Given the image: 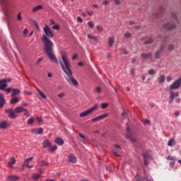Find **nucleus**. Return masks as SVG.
<instances>
[{"mask_svg":"<svg viewBox=\"0 0 181 181\" xmlns=\"http://www.w3.org/2000/svg\"><path fill=\"white\" fill-rule=\"evenodd\" d=\"M144 43V45H152V43H153V38L150 37L147 40H146Z\"/></svg>","mask_w":181,"mask_h":181,"instance_id":"c756f323","label":"nucleus"},{"mask_svg":"<svg viewBox=\"0 0 181 181\" xmlns=\"http://www.w3.org/2000/svg\"><path fill=\"white\" fill-rule=\"evenodd\" d=\"M126 138L127 139H129L131 142H136V140L134 138V135H132V132H131V129H129V127H127Z\"/></svg>","mask_w":181,"mask_h":181,"instance_id":"0eeeda50","label":"nucleus"},{"mask_svg":"<svg viewBox=\"0 0 181 181\" xmlns=\"http://www.w3.org/2000/svg\"><path fill=\"white\" fill-rule=\"evenodd\" d=\"M31 132H33V134H37V128L32 129Z\"/></svg>","mask_w":181,"mask_h":181,"instance_id":"13d9d810","label":"nucleus"},{"mask_svg":"<svg viewBox=\"0 0 181 181\" xmlns=\"http://www.w3.org/2000/svg\"><path fill=\"white\" fill-rule=\"evenodd\" d=\"M163 28L164 29H167V30H172V29H175V28H176V25L170 23H167L163 25Z\"/></svg>","mask_w":181,"mask_h":181,"instance_id":"ddd939ff","label":"nucleus"},{"mask_svg":"<svg viewBox=\"0 0 181 181\" xmlns=\"http://www.w3.org/2000/svg\"><path fill=\"white\" fill-rule=\"evenodd\" d=\"M28 33V28L24 29V30L23 31V35H24V36H26Z\"/></svg>","mask_w":181,"mask_h":181,"instance_id":"4d7b16f0","label":"nucleus"},{"mask_svg":"<svg viewBox=\"0 0 181 181\" xmlns=\"http://www.w3.org/2000/svg\"><path fill=\"white\" fill-rule=\"evenodd\" d=\"M37 93L39 94V95L40 97H42V98H43L44 100H46L47 97L45 93H43V92L42 90H40V89L37 88Z\"/></svg>","mask_w":181,"mask_h":181,"instance_id":"a878e982","label":"nucleus"},{"mask_svg":"<svg viewBox=\"0 0 181 181\" xmlns=\"http://www.w3.org/2000/svg\"><path fill=\"white\" fill-rule=\"evenodd\" d=\"M12 90H13V88L12 87L4 88V90L6 91V93H11V91L12 92Z\"/></svg>","mask_w":181,"mask_h":181,"instance_id":"de8ad7c7","label":"nucleus"},{"mask_svg":"<svg viewBox=\"0 0 181 181\" xmlns=\"http://www.w3.org/2000/svg\"><path fill=\"white\" fill-rule=\"evenodd\" d=\"M5 112H6V114H8L9 118H13V119H15V118L18 117L15 110H13V108L6 109Z\"/></svg>","mask_w":181,"mask_h":181,"instance_id":"1a4fd4ad","label":"nucleus"},{"mask_svg":"<svg viewBox=\"0 0 181 181\" xmlns=\"http://www.w3.org/2000/svg\"><path fill=\"white\" fill-rule=\"evenodd\" d=\"M40 9H43V6L42 5H38L33 8V13L37 12V11H40Z\"/></svg>","mask_w":181,"mask_h":181,"instance_id":"b1692460","label":"nucleus"},{"mask_svg":"<svg viewBox=\"0 0 181 181\" xmlns=\"http://www.w3.org/2000/svg\"><path fill=\"white\" fill-rule=\"evenodd\" d=\"M15 112H16L17 114H21V112H23L24 111H26L25 108H23L22 107H17L15 110H14Z\"/></svg>","mask_w":181,"mask_h":181,"instance_id":"5701e85b","label":"nucleus"},{"mask_svg":"<svg viewBox=\"0 0 181 181\" xmlns=\"http://www.w3.org/2000/svg\"><path fill=\"white\" fill-rule=\"evenodd\" d=\"M88 25L89 28H90V29L94 28V23H93V21L88 22Z\"/></svg>","mask_w":181,"mask_h":181,"instance_id":"c03bdc74","label":"nucleus"},{"mask_svg":"<svg viewBox=\"0 0 181 181\" xmlns=\"http://www.w3.org/2000/svg\"><path fill=\"white\" fill-rule=\"evenodd\" d=\"M144 124L145 125H151V121H149V119H144Z\"/></svg>","mask_w":181,"mask_h":181,"instance_id":"49530a36","label":"nucleus"},{"mask_svg":"<svg viewBox=\"0 0 181 181\" xmlns=\"http://www.w3.org/2000/svg\"><path fill=\"white\" fill-rule=\"evenodd\" d=\"M44 33L45 35H42V40L45 46H53V42L49 40L47 37H53V33H52V30H50V28H49V26L47 25H45L43 28Z\"/></svg>","mask_w":181,"mask_h":181,"instance_id":"f03ea898","label":"nucleus"},{"mask_svg":"<svg viewBox=\"0 0 181 181\" xmlns=\"http://www.w3.org/2000/svg\"><path fill=\"white\" fill-rule=\"evenodd\" d=\"M165 50V47H160L157 51H156L154 56L156 59L160 57V54Z\"/></svg>","mask_w":181,"mask_h":181,"instance_id":"4468645a","label":"nucleus"},{"mask_svg":"<svg viewBox=\"0 0 181 181\" xmlns=\"http://www.w3.org/2000/svg\"><path fill=\"white\" fill-rule=\"evenodd\" d=\"M87 36H88V39H92L95 42H98V38L97 37L90 34H88Z\"/></svg>","mask_w":181,"mask_h":181,"instance_id":"c85d7f7f","label":"nucleus"},{"mask_svg":"<svg viewBox=\"0 0 181 181\" xmlns=\"http://www.w3.org/2000/svg\"><path fill=\"white\" fill-rule=\"evenodd\" d=\"M175 145V140L173 139H170L168 142V146H174Z\"/></svg>","mask_w":181,"mask_h":181,"instance_id":"72a5a7b5","label":"nucleus"},{"mask_svg":"<svg viewBox=\"0 0 181 181\" xmlns=\"http://www.w3.org/2000/svg\"><path fill=\"white\" fill-rule=\"evenodd\" d=\"M165 77L164 75L160 76V77L158 78V83L160 84H162V83H163V81H165Z\"/></svg>","mask_w":181,"mask_h":181,"instance_id":"473e14b6","label":"nucleus"},{"mask_svg":"<svg viewBox=\"0 0 181 181\" xmlns=\"http://www.w3.org/2000/svg\"><path fill=\"white\" fill-rule=\"evenodd\" d=\"M95 93H101V88L100 86H98L95 88Z\"/></svg>","mask_w":181,"mask_h":181,"instance_id":"3c124183","label":"nucleus"},{"mask_svg":"<svg viewBox=\"0 0 181 181\" xmlns=\"http://www.w3.org/2000/svg\"><path fill=\"white\" fill-rule=\"evenodd\" d=\"M107 107H108V105L107 103L101 104V108H103V110H105V108H107Z\"/></svg>","mask_w":181,"mask_h":181,"instance_id":"09e8293b","label":"nucleus"},{"mask_svg":"<svg viewBox=\"0 0 181 181\" xmlns=\"http://www.w3.org/2000/svg\"><path fill=\"white\" fill-rule=\"evenodd\" d=\"M115 5H119L121 4V0H113Z\"/></svg>","mask_w":181,"mask_h":181,"instance_id":"864d4df0","label":"nucleus"},{"mask_svg":"<svg viewBox=\"0 0 181 181\" xmlns=\"http://www.w3.org/2000/svg\"><path fill=\"white\" fill-rule=\"evenodd\" d=\"M51 146H52V144H50V140L45 139L43 141V142H42L43 148H48V151H49V149H50Z\"/></svg>","mask_w":181,"mask_h":181,"instance_id":"2eb2a0df","label":"nucleus"},{"mask_svg":"<svg viewBox=\"0 0 181 181\" xmlns=\"http://www.w3.org/2000/svg\"><path fill=\"white\" fill-rule=\"evenodd\" d=\"M33 122H35V118H33V117H30V118L27 121L28 125H32V124H33Z\"/></svg>","mask_w":181,"mask_h":181,"instance_id":"f704fd0d","label":"nucleus"},{"mask_svg":"<svg viewBox=\"0 0 181 181\" xmlns=\"http://www.w3.org/2000/svg\"><path fill=\"white\" fill-rule=\"evenodd\" d=\"M64 95H66V93H61L57 95V97H59V98H63V97H64Z\"/></svg>","mask_w":181,"mask_h":181,"instance_id":"603ef678","label":"nucleus"},{"mask_svg":"<svg viewBox=\"0 0 181 181\" xmlns=\"http://www.w3.org/2000/svg\"><path fill=\"white\" fill-rule=\"evenodd\" d=\"M173 49H175L173 46H170L168 47V52H172V50H173Z\"/></svg>","mask_w":181,"mask_h":181,"instance_id":"680f3d73","label":"nucleus"},{"mask_svg":"<svg viewBox=\"0 0 181 181\" xmlns=\"http://www.w3.org/2000/svg\"><path fill=\"white\" fill-rule=\"evenodd\" d=\"M171 16L175 19V22L177 23H179V20H177V17L176 16V14L175 13H171Z\"/></svg>","mask_w":181,"mask_h":181,"instance_id":"a19ab883","label":"nucleus"},{"mask_svg":"<svg viewBox=\"0 0 181 181\" xmlns=\"http://www.w3.org/2000/svg\"><path fill=\"white\" fill-rule=\"evenodd\" d=\"M56 149H57V146L54 145L52 147V146H50L49 148V152H54V151H56Z\"/></svg>","mask_w":181,"mask_h":181,"instance_id":"c9c22d12","label":"nucleus"},{"mask_svg":"<svg viewBox=\"0 0 181 181\" xmlns=\"http://www.w3.org/2000/svg\"><path fill=\"white\" fill-rule=\"evenodd\" d=\"M9 81H11V78H9L0 79V90H5L8 87L7 83H9Z\"/></svg>","mask_w":181,"mask_h":181,"instance_id":"423d86ee","label":"nucleus"},{"mask_svg":"<svg viewBox=\"0 0 181 181\" xmlns=\"http://www.w3.org/2000/svg\"><path fill=\"white\" fill-rule=\"evenodd\" d=\"M148 73L149 76H152L153 74H155V70L154 69H149L148 71Z\"/></svg>","mask_w":181,"mask_h":181,"instance_id":"a18cd8bd","label":"nucleus"},{"mask_svg":"<svg viewBox=\"0 0 181 181\" xmlns=\"http://www.w3.org/2000/svg\"><path fill=\"white\" fill-rule=\"evenodd\" d=\"M21 94V90L18 88H13L11 91V97H15V95H19Z\"/></svg>","mask_w":181,"mask_h":181,"instance_id":"6ab92c4d","label":"nucleus"},{"mask_svg":"<svg viewBox=\"0 0 181 181\" xmlns=\"http://www.w3.org/2000/svg\"><path fill=\"white\" fill-rule=\"evenodd\" d=\"M166 159H167L168 160H174V159H173V157H172V156H167V157H166Z\"/></svg>","mask_w":181,"mask_h":181,"instance_id":"e2e57ef3","label":"nucleus"},{"mask_svg":"<svg viewBox=\"0 0 181 181\" xmlns=\"http://www.w3.org/2000/svg\"><path fill=\"white\" fill-rule=\"evenodd\" d=\"M49 163L45 160H41L40 163V166H47Z\"/></svg>","mask_w":181,"mask_h":181,"instance_id":"e433bc0d","label":"nucleus"},{"mask_svg":"<svg viewBox=\"0 0 181 181\" xmlns=\"http://www.w3.org/2000/svg\"><path fill=\"white\" fill-rule=\"evenodd\" d=\"M40 176H42V173H33L32 175V179H33V180H37L40 177Z\"/></svg>","mask_w":181,"mask_h":181,"instance_id":"393cba45","label":"nucleus"},{"mask_svg":"<svg viewBox=\"0 0 181 181\" xmlns=\"http://www.w3.org/2000/svg\"><path fill=\"white\" fill-rule=\"evenodd\" d=\"M173 100H175L173 95H170V98L168 100L169 104H172V103L173 102Z\"/></svg>","mask_w":181,"mask_h":181,"instance_id":"37998d69","label":"nucleus"},{"mask_svg":"<svg viewBox=\"0 0 181 181\" xmlns=\"http://www.w3.org/2000/svg\"><path fill=\"white\" fill-rule=\"evenodd\" d=\"M24 112H25V117H30V114H29V112H28V110L25 109V110H24Z\"/></svg>","mask_w":181,"mask_h":181,"instance_id":"6e6d98bb","label":"nucleus"},{"mask_svg":"<svg viewBox=\"0 0 181 181\" xmlns=\"http://www.w3.org/2000/svg\"><path fill=\"white\" fill-rule=\"evenodd\" d=\"M114 42H115V38L114 37H110L108 39V43L110 46H112V45H114Z\"/></svg>","mask_w":181,"mask_h":181,"instance_id":"7c9ffc66","label":"nucleus"},{"mask_svg":"<svg viewBox=\"0 0 181 181\" xmlns=\"http://www.w3.org/2000/svg\"><path fill=\"white\" fill-rule=\"evenodd\" d=\"M170 95L175 98V97H179V92L174 93L173 91L170 90Z\"/></svg>","mask_w":181,"mask_h":181,"instance_id":"58836bf2","label":"nucleus"},{"mask_svg":"<svg viewBox=\"0 0 181 181\" xmlns=\"http://www.w3.org/2000/svg\"><path fill=\"white\" fill-rule=\"evenodd\" d=\"M62 60L60 62L61 67L63 71L65 73L66 76L65 77V80H66L67 83H69L70 86H78V82L74 77H73V72L70 69V62H69V59L66 55L62 56Z\"/></svg>","mask_w":181,"mask_h":181,"instance_id":"f257e3e1","label":"nucleus"},{"mask_svg":"<svg viewBox=\"0 0 181 181\" xmlns=\"http://www.w3.org/2000/svg\"><path fill=\"white\" fill-rule=\"evenodd\" d=\"M124 37L126 39H131V37H132V34L131 33H124Z\"/></svg>","mask_w":181,"mask_h":181,"instance_id":"2f4dec72","label":"nucleus"},{"mask_svg":"<svg viewBox=\"0 0 181 181\" xmlns=\"http://www.w3.org/2000/svg\"><path fill=\"white\" fill-rule=\"evenodd\" d=\"M44 50L51 62H54L56 64H59V61H57V58L54 55V51H53V47L45 46Z\"/></svg>","mask_w":181,"mask_h":181,"instance_id":"7ed1b4c3","label":"nucleus"},{"mask_svg":"<svg viewBox=\"0 0 181 181\" xmlns=\"http://www.w3.org/2000/svg\"><path fill=\"white\" fill-rule=\"evenodd\" d=\"M54 142L59 146H62V145H64V141L62 138L58 137V138L55 139Z\"/></svg>","mask_w":181,"mask_h":181,"instance_id":"a211bd4d","label":"nucleus"},{"mask_svg":"<svg viewBox=\"0 0 181 181\" xmlns=\"http://www.w3.org/2000/svg\"><path fill=\"white\" fill-rule=\"evenodd\" d=\"M68 160L71 163H76L77 162V158L75 157L74 155L70 154L68 156Z\"/></svg>","mask_w":181,"mask_h":181,"instance_id":"dca6fc26","label":"nucleus"},{"mask_svg":"<svg viewBox=\"0 0 181 181\" xmlns=\"http://www.w3.org/2000/svg\"><path fill=\"white\" fill-rule=\"evenodd\" d=\"M15 163H16V159H15L14 157H12L8 162L7 166L8 168H13L12 165H15Z\"/></svg>","mask_w":181,"mask_h":181,"instance_id":"aec40b11","label":"nucleus"},{"mask_svg":"<svg viewBox=\"0 0 181 181\" xmlns=\"http://www.w3.org/2000/svg\"><path fill=\"white\" fill-rule=\"evenodd\" d=\"M96 29L97 30H98V32H100V33H101V32H103V30H104V28H103V26L98 25L96 26Z\"/></svg>","mask_w":181,"mask_h":181,"instance_id":"ea45409f","label":"nucleus"},{"mask_svg":"<svg viewBox=\"0 0 181 181\" xmlns=\"http://www.w3.org/2000/svg\"><path fill=\"white\" fill-rule=\"evenodd\" d=\"M181 85V77H180L177 80L175 81L170 86V88L171 90H177Z\"/></svg>","mask_w":181,"mask_h":181,"instance_id":"6e6552de","label":"nucleus"},{"mask_svg":"<svg viewBox=\"0 0 181 181\" xmlns=\"http://www.w3.org/2000/svg\"><path fill=\"white\" fill-rule=\"evenodd\" d=\"M7 180H10V181H16V180H19V177L16 176V175H8L7 177Z\"/></svg>","mask_w":181,"mask_h":181,"instance_id":"4be33fe9","label":"nucleus"},{"mask_svg":"<svg viewBox=\"0 0 181 181\" xmlns=\"http://www.w3.org/2000/svg\"><path fill=\"white\" fill-rule=\"evenodd\" d=\"M173 165H175V160H172L170 163V168H173Z\"/></svg>","mask_w":181,"mask_h":181,"instance_id":"bf43d9fd","label":"nucleus"},{"mask_svg":"<svg viewBox=\"0 0 181 181\" xmlns=\"http://www.w3.org/2000/svg\"><path fill=\"white\" fill-rule=\"evenodd\" d=\"M34 158L33 157H30L28 158H26L23 164V168H26L28 166H29V162H30V160H33Z\"/></svg>","mask_w":181,"mask_h":181,"instance_id":"412c9836","label":"nucleus"},{"mask_svg":"<svg viewBox=\"0 0 181 181\" xmlns=\"http://www.w3.org/2000/svg\"><path fill=\"white\" fill-rule=\"evenodd\" d=\"M151 56H152L151 53L141 54V59H149Z\"/></svg>","mask_w":181,"mask_h":181,"instance_id":"cd10ccee","label":"nucleus"},{"mask_svg":"<svg viewBox=\"0 0 181 181\" xmlns=\"http://www.w3.org/2000/svg\"><path fill=\"white\" fill-rule=\"evenodd\" d=\"M143 158L145 166H148V165H149V160L152 159V156H151L148 153H144Z\"/></svg>","mask_w":181,"mask_h":181,"instance_id":"9d476101","label":"nucleus"},{"mask_svg":"<svg viewBox=\"0 0 181 181\" xmlns=\"http://www.w3.org/2000/svg\"><path fill=\"white\" fill-rule=\"evenodd\" d=\"M9 127V124L6 121L0 122V129H6Z\"/></svg>","mask_w":181,"mask_h":181,"instance_id":"f3484780","label":"nucleus"},{"mask_svg":"<svg viewBox=\"0 0 181 181\" xmlns=\"http://www.w3.org/2000/svg\"><path fill=\"white\" fill-rule=\"evenodd\" d=\"M134 181H151L147 177H141V175L136 174L134 178Z\"/></svg>","mask_w":181,"mask_h":181,"instance_id":"9b49d317","label":"nucleus"},{"mask_svg":"<svg viewBox=\"0 0 181 181\" xmlns=\"http://www.w3.org/2000/svg\"><path fill=\"white\" fill-rule=\"evenodd\" d=\"M36 119H37V122H39V124H42V122H43V119H42L40 117H36Z\"/></svg>","mask_w":181,"mask_h":181,"instance_id":"8fccbe9b","label":"nucleus"},{"mask_svg":"<svg viewBox=\"0 0 181 181\" xmlns=\"http://www.w3.org/2000/svg\"><path fill=\"white\" fill-rule=\"evenodd\" d=\"M98 107V105H95L92 107L89 108L88 110L81 112L79 115V117H81V118H84V117H88V115H90V114H91V112H94V111H95V110H97Z\"/></svg>","mask_w":181,"mask_h":181,"instance_id":"39448f33","label":"nucleus"},{"mask_svg":"<svg viewBox=\"0 0 181 181\" xmlns=\"http://www.w3.org/2000/svg\"><path fill=\"white\" fill-rule=\"evenodd\" d=\"M17 19L18 21H22V16H21V13H18V14L17 16Z\"/></svg>","mask_w":181,"mask_h":181,"instance_id":"052dcab7","label":"nucleus"},{"mask_svg":"<svg viewBox=\"0 0 181 181\" xmlns=\"http://www.w3.org/2000/svg\"><path fill=\"white\" fill-rule=\"evenodd\" d=\"M1 6L3 8L5 15H9V11H11V6H12V3L10 0H0Z\"/></svg>","mask_w":181,"mask_h":181,"instance_id":"20e7f679","label":"nucleus"},{"mask_svg":"<svg viewBox=\"0 0 181 181\" xmlns=\"http://www.w3.org/2000/svg\"><path fill=\"white\" fill-rule=\"evenodd\" d=\"M42 134H43V128L42 127L37 128V134L40 135Z\"/></svg>","mask_w":181,"mask_h":181,"instance_id":"4c0bfd02","label":"nucleus"},{"mask_svg":"<svg viewBox=\"0 0 181 181\" xmlns=\"http://www.w3.org/2000/svg\"><path fill=\"white\" fill-rule=\"evenodd\" d=\"M5 105V99H0V108Z\"/></svg>","mask_w":181,"mask_h":181,"instance_id":"79ce46f5","label":"nucleus"},{"mask_svg":"<svg viewBox=\"0 0 181 181\" xmlns=\"http://www.w3.org/2000/svg\"><path fill=\"white\" fill-rule=\"evenodd\" d=\"M171 80H172V76H168L167 78H166V81H167L168 82H169V81H170Z\"/></svg>","mask_w":181,"mask_h":181,"instance_id":"774afa93","label":"nucleus"},{"mask_svg":"<svg viewBox=\"0 0 181 181\" xmlns=\"http://www.w3.org/2000/svg\"><path fill=\"white\" fill-rule=\"evenodd\" d=\"M11 104H18L19 103V98L14 97L10 100Z\"/></svg>","mask_w":181,"mask_h":181,"instance_id":"bb28decb","label":"nucleus"},{"mask_svg":"<svg viewBox=\"0 0 181 181\" xmlns=\"http://www.w3.org/2000/svg\"><path fill=\"white\" fill-rule=\"evenodd\" d=\"M107 117H108V113H105L92 119L91 121L93 122H94L95 121L96 122L101 121V119H104V118H107Z\"/></svg>","mask_w":181,"mask_h":181,"instance_id":"f8f14e48","label":"nucleus"},{"mask_svg":"<svg viewBox=\"0 0 181 181\" xmlns=\"http://www.w3.org/2000/svg\"><path fill=\"white\" fill-rule=\"evenodd\" d=\"M78 135L80 136V138H82V139H86V136L84 135H83L81 133H78Z\"/></svg>","mask_w":181,"mask_h":181,"instance_id":"69168bd1","label":"nucleus"},{"mask_svg":"<svg viewBox=\"0 0 181 181\" xmlns=\"http://www.w3.org/2000/svg\"><path fill=\"white\" fill-rule=\"evenodd\" d=\"M33 23L35 25L36 29H37V30H39V25L37 24V22L33 21Z\"/></svg>","mask_w":181,"mask_h":181,"instance_id":"5fc2aeb1","label":"nucleus"},{"mask_svg":"<svg viewBox=\"0 0 181 181\" xmlns=\"http://www.w3.org/2000/svg\"><path fill=\"white\" fill-rule=\"evenodd\" d=\"M77 21H78V22H79L80 23H83V18H81V17H78V18H77Z\"/></svg>","mask_w":181,"mask_h":181,"instance_id":"0e129e2a","label":"nucleus"},{"mask_svg":"<svg viewBox=\"0 0 181 181\" xmlns=\"http://www.w3.org/2000/svg\"><path fill=\"white\" fill-rule=\"evenodd\" d=\"M52 29H54L55 30H59V25H55L52 26Z\"/></svg>","mask_w":181,"mask_h":181,"instance_id":"338daca9","label":"nucleus"}]
</instances>
